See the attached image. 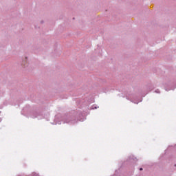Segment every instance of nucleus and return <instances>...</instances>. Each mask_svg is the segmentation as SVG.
<instances>
[{
	"label": "nucleus",
	"instance_id": "1",
	"mask_svg": "<svg viewBox=\"0 0 176 176\" xmlns=\"http://www.w3.org/2000/svg\"><path fill=\"white\" fill-rule=\"evenodd\" d=\"M140 171H142V168H140Z\"/></svg>",
	"mask_w": 176,
	"mask_h": 176
}]
</instances>
